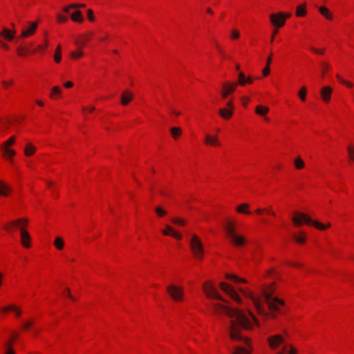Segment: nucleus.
<instances>
[{"label":"nucleus","instance_id":"41","mask_svg":"<svg viewBox=\"0 0 354 354\" xmlns=\"http://www.w3.org/2000/svg\"><path fill=\"white\" fill-rule=\"evenodd\" d=\"M286 353L288 354H297V351L291 345H285L283 347V349L279 351L278 354H285Z\"/></svg>","mask_w":354,"mask_h":354},{"label":"nucleus","instance_id":"59","mask_svg":"<svg viewBox=\"0 0 354 354\" xmlns=\"http://www.w3.org/2000/svg\"><path fill=\"white\" fill-rule=\"evenodd\" d=\"M265 210H266L265 213L272 215L273 216H276V214H275L274 212L273 211L272 206L265 207Z\"/></svg>","mask_w":354,"mask_h":354},{"label":"nucleus","instance_id":"58","mask_svg":"<svg viewBox=\"0 0 354 354\" xmlns=\"http://www.w3.org/2000/svg\"><path fill=\"white\" fill-rule=\"evenodd\" d=\"M230 37L232 39H237L240 37V33L238 30L234 29L231 32Z\"/></svg>","mask_w":354,"mask_h":354},{"label":"nucleus","instance_id":"42","mask_svg":"<svg viewBox=\"0 0 354 354\" xmlns=\"http://www.w3.org/2000/svg\"><path fill=\"white\" fill-rule=\"evenodd\" d=\"M54 61L55 63L59 64L62 61V46L58 44L55 48L54 53Z\"/></svg>","mask_w":354,"mask_h":354},{"label":"nucleus","instance_id":"30","mask_svg":"<svg viewBox=\"0 0 354 354\" xmlns=\"http://www.w3.org/2000/svg\"><path fill=\"white\" fill-rule=\"evenodd\" d=\"M294 241L299 245H304L306 241V234L304 232H299L292 234Z\"/></svg>","mask_w":354,"mask_h":354},{"label":"nucleus","instance_id":"3","mask_svg":"<svg viewBox=\"0 0 354 354\" xmlns=\"http://www.w3.org/2000/svg\"><path fill=\"white\" fill-rule=\"evenodd\" d=\"M225 230L227 238L233 245L242 247L245 244L244 236L236 233L237 226L235 221L227 220L225 222Z\"/></svg>","mask_w":354,"mask_h":354},{"label":"nucleus","instance_id":"11","mask_svg":"<svg viewBox=\"0 0 354 354\" xmlns=\"http://www.w3.org/2000/svg\"><path fill=\"white\" fill-rule=\"evenodd\" d=\"M220 288L238 304H242L241 298L231 285L226 282H221Z\"/></svg>","mask_w":354,"mask_h":354},{"label":"nucleus","instance_id":"13","mask_svg":"<svg viewBox=\"0 0 354 354\" xmlns=\"http://www.w3.org/2000/svg\"><path fill=\"white\" fill-rule=\"evenodd\" d=\"M238 84L236 82H231L229 81L224 82L221 88V97L225 100L227 99L231 94H232L237 88Z\"/></svg>","mask_w":354,"mask_h":354},{"label":"nucleus","instance_id":"47","mask_svg":"<svg viewBox=\"0 0 354 354\" xmlns=\"http://www.w3.org/2000/svg\"><path fill=\"white\" fill-rule=\"evenodd\" d=\"M68 20V17L63 13H57L56 15V21L57 24H62L66 23Z\"/></svg>","mask_w":354,"mask_h":354},{"label":"nucleus","instance_id":"61","mask_svg":"<svg viewBox=\"0 0 354 354\" xmlns=\"http://www.w3.org/2000/svg\"><path fill=\"white\" fill-rule=\"evenodd\" d=\"M63 295H64V296L67 297L72 300H74L73 297L71 294L70 290L68 288H66L64 290Z\"/></svg>","mask_w":354,"mask_h":354},{"label":"nucleus","instance_id":"15","mask_svg":"<svg viewBox=\"0 0 354 354\" xmlns=\"http://www.w3.org/2000/svg\"><path fill=\"white\" fill-rule=\"evenodd\" d=\"M37 22H29L28 26L23 28L19 38H28L33 35L37 29Z\"/></svg>","mask_w":354,"mask_h":354},{"label":"nucleus","instance_id":"54","mask_svg":"<svg viewBox=\"0 0 354 354\" xmlns=\"http://www.w3.org/2000/svg\"><path fill=\"white\" fill-rule=\"evenodd\" d=\"M34 324V319H30L24 323L22 329L24 330H28Z\"/></svg>","mask_w":354,"mask_h":354},{"label":"nucleus","instance_id":"49","mask_svg":"<svg viewBox=\"0 0 354 354\" xmlns=\"http://www.w3.org/2000/svg\"><path fill=\"white\" fill-rule=\"evenodd\" d=\"M3 88L5 90H8L14 84V80L12 79L5 80L1 82Z\"/></svg>","mask_w":354,"mask_h":354},{"label":"nucleus","instance_id":"38","mask_svg":"<svg viewBox=\"0 0 354 354\" xmlns=\"http://www.w3.org/2000/svg\"><path fill=\"white\" fill-rule=\"evenodd\" d=\"M225 279L232 281L236 283H247V281L245 279L239 277L238 276H236L234 274H226Z\"/></svg>","mask_w":354,"mask_h":354},{"label":"nucleus","instance_id":"51","mask_svg":"<svg viewBox=\"0 0 354 354\" xmlns=\"http://www.w3.org/2000/svg\"><path fill=\"white\" fill-rule=\"evenodd\" d=\"M171 222L179 226H184L186 224V221L184 219L178 217L172 218Z\"/></svg>","mask_w":354,"mask_h":354},{"label":"nucleus","instance_id":"8","mask_svg":"<svg viewBox=\"0 0 354 354\" xmlns=\"http://www.w3.org/2000/svg\"><path fill=\"white\" fill-rule=\"evenodd\" d=\"M202 289L203 293L207 299L223 300L218 291L216 286L213 281L210 280L204 281Z\"/></svg>","mask_w":354,"mask_h":354},{"label":"nucleus","instance_id":"14","mask_svg":"<svg viewBox=\"0 0 354 354\" xmlns=\"http://www.w3.org/2000/svg\"><path fill=\"white\" fill-rule=\"evenodd\" d=\"M203 144L207 147L218 148L222 146V142L216 134L206 133L204 137Z\"/></svg>","mask_w":354,"mask_h":354},{"label":"nucleus","instance_id":"22","mask_svg":"<svg viewBox=\"0 0 354 354\" xmlns=\"http://www.w3.org/2000/svg\"><path fill=\"white\" fill-rule=\"evenodd\" d=\"M259 79L258 77H254L252 76H245L243 72H239L238 75V85L241 86H245L247 84H253L255 80Z\"/></svg>","mask_w":354,"mask_h":354},{"label":"nucleus","instance_id":"12","mask_svg":"<svg viewBox=\"0 0 354 354\" xmlns=\"http://www.w3.org/2000/svg\"><path fill=\"white\" fill-rule=\"evenodd\" d=\"M234 112L233 99L231 98L226 104V106L219 109L220 116L225 120H230L232 118Z\"/></svg>","mask_w":354,"mask_h":354},{"label":"nucleus","instance_id":"2","mask_svg":"<svg viewBox=\"0 0 354 354\" xmlns=\"http://www.w3.org/2000/svg\"><path fill=\"white\" fill-rule=\"evenodd\" d=\"M246 298L253 304L258 315L265 321L275 319L285 315L288 306L284 300L277 297L264 301L262 297L256 295L250 290H241Z\"/></svg>","mask_w":354,"mask_h":354},{"label":"nucleus","instance_id":"6","mask_svg":"<svg viewBox=\"0 0 354 354\" xmlns=\"http://www.w3.org/2000/svg\"><path fill=\"white\" fill-rule=\"evenodd\" d=\"M15 142L16 137L12 136L6 141L3 142L1 147L2 158L10 164L14 163V157L16 155V151L12 149V147L15 144Z\"/></svg>","mask_w":354,"mask_h":354},{"label":"nucleus","instance_id":"48","mask_svg":"<svg viewBox=\"0 0 354 354\" xmlns=\"http://www.w3.org/2000/svg\"><path fill=\"white\" fill-rule=\"evenodd\" d=\"M307 95V88L306 86H301L299 91H298V96L301 101L305 102L306 100Z\"/></svg>","mask_w":354,"mask_h":354},{"label":"nucleus","instance_id":"16","mask_svg":"<svg viewBox=\"0 0 354 354\" xmlns=\"http://www.w3.org/2000/svg\"><path fill=\"white\" fill-rule=\"evenodd\" d=\"M19 237H20V243L24 248H25V249L31 248L32 238H31V236L27 229L19 232Z\"/></svg>","mask_w":354,"mask_h":354},{"label":"nucleus","instance_id":"7","mask_svg":"<svg viewBox=\"0 0 354 354\" xmlns=\"http://www.w3.org/2000/svg\"><path fill=\"white\" fill-rule=\"evenodd\" d=\"M167 292L171 300L176 303H182L185 301V292L183 286L171 283L167 287Z\"/></svg>","mask_w":354,"mask_h":354},{"label":"nucleus","instance_id":"64","mask_svg":"<svg viewBox=\"0 0 354 354\" xmlns=\"http://www.w3.org/2000/svg\"><path fill=\"white\" fill-rule=\"evenodd\" d=\"M6 353L5 354H15V352L12 348L5 347Z\"/></svg>","mask_w":354,"mask_h":354},{"label":"nucleus","instance_id":"33","mask_svg":"<svg viewBox=\"0 0 354 354\" xmlns=\"http://www.w3.org/2000/svg\"><path fill=\"white\" fill-rule=\"evenodd\" d=\"M236 212L245 215H250L252 214L250 210V204L248 203L240 204L236 207Z\"/></svg>","mask_w":354,"mask_h":354},{"label":"nucleus","instance_id":"56","mask_svg":"<svg viewBox=\"0 0 354 354\" xmlns=\"http://www.w3.org/2000/svg\"><path fill=\"white\" fill-rule=\"evenodd\" d=\"M87 18H88V20L91 22H93L95 21V15H94V12L93 11L91 10V9H88L87 10Z\"/></svg>","mask_w":354,"mask_h":354},{"label":"nucleus","instance_id":"1","mask_svg":"<svg viewBox=\"0 0 354 354\" xmlns=\"http://www.w3.org/2000/svg\"><path fill=\"white\" fill-rule=\"evenodd\" d=\"M212 308L216 314L224 313L235 319V321H231L230 336L232 339H241V328L245 330H252L254 326H259V321L250 311L245 313L240 309L232 308L218 303L214 304Z\"/></svg>","mask_w":354,"mask_h":354},{"label":"nucleus","instance_id":"39","mask_svg":"<svg viewBox=\"0 0 354 354\" xmlns=\"http://www.w3.org/2000/svg\"><path fill=\"white\" fill-rule=\"evenodd\" d=\"M170 133L174 140H177L181 136L183 131L180 127H174L170 129Z\"/></svg>","mask_w":354,"mask_h":354},{"label":"nucleus","instance_id":"60","mask_svg":"<svg viewBox=\"0 0 354 354\" xmlns=\"http://www.w3.org/2000/svg\"><path fill=\"white\" fill-rule=\"evenodd\" d=\"M270 73V68L269 66H266L263 68L262 73L263 77H267Z\"/></svg>","mask_w":354,"mask_h":354},{"label":"nucleus","instance_id":"37","mask_svg":"<svg viewBox=\"0 0 354 354\" xmlns=\"http://www.w3.org/2000/svg\"><path fill=\"white\" fill-rule=\"evenodd\" d=\"M71 19L73 21L81 24L84 21L82 12L80 10H76L71 15Z\"/></svg>","mask_w":354,"mask_h":354},{"label":"nucleus","instance_id":"34","mask_svg":"<svg viewBox=\"0 0 354 354\" xmlns=\"http://www.w3.org/2000/svg\"><path fill=\"white\" fill-rule=\"evenodd\" d=\"M270 111V109L268 106L262 105V104H258L256 106L254 112L257 115L264 117L266 116Z\"/></svg>","mask_w":354,"mask_h":354},{"label":"nucleus","instance_id":"19","mask_svg":"<svg viewBox=\"0 0 354 354\" xmlns=\"http://www.w3.org/2000/svg\"><path fill=\"white\" fill-rule=\"evenodd\" d=\"M93 35V32L80 35L75 39V44L77 47L83 49L84 47L91 41Z\"/></svg>","mask_w":354,"mask_h":354},{"label":"nucleus","instance_id":"35","mask_svg":"<svg viewBox=\"0 0 354 354\" xmlns=\"http://www.w3.org/2000/svg\"><path fill=\"white\" fill-rule=\"evenodd\" d=\"M48 46V39L46 38L41 44L37 45L32 51V54L41 53L46 50Z\"/></svg>","mask_w":354,"mask_h":354},{"label":"nucleus","instance_id":"26","mask_svg":"<svg viewBox=\"0 0 354 354\" xmlns=\"http://www.w3.org/2000/svg\"><path fill=\"white\" fill-rule=\"evenodd\" d=\"M333 93V88L332 87L329 86H324L320 91V95L322 100L325 103H329L331 99V95Z\"/></svg>","mask_w":354,"mask_h":354},{"label":"nucleus","instance_id":"31","mask_svg":"<svg viewBox=\"0 0 354 354\" xmlns=\"http://www.w3.org/2000/svg\"><path fill=\"white\" fill-rule=\"evenodd\" d=\"M307 15V6L306 3H300L296 7L295 15L297 17H304Z\"/></svg>","mask_w":354,"mask_h":354},{"label":"nucleus","instance_id":"40","mask_svg":"<svg viewBox=\"0 0 354 354\" xmlns=\"http://www.w3.org/2000/svg\"><path fill=\"white\" fill-rule=\"evenodd\" d=\"M84 53L82 48L77 47V49L74 51H72L70 53V57L72 59L77 60L82 57H84Z\"/></svg>","mask_w":354,"mask_h":354},{"label":"nucleus","instance_id":"63","mask_svg":"<svg viewBox=\"0 0 354 354\" xmlns=\"http://www.w3.org/2000/svg\"><path fill=\"white\" fill-rule=\"evenodd\" d=\"M63 86L65 88H71L73 87L74 83L72 81H67L64 83Z\"/></svg>","mask_w":354,"mask_h":354},{"label":"nucleus","instance_id":"45","mask_svg":"<svg viewBox=\"0 0 354 354\" xmlns=\"http://www.w3.org/2000/svg\"><path fill=\"white\" fill-rule=\"evenodd\" d=\"M85 6L86 5L83 3H71L68 5L67 6L64 7L62 8V10L64 12L69 13L71 9L84 8Z\"/></svg>","mask_w":354,"mask_h":354},{"label":"nucleus","instance_id":"27","mask_svg":"<svg viewBox=\"0 0 354 354\" xmlns=\"http://www.w3.org/2000/svg\"><path fill=\"white\" fill-rule=\"evenodd\" d=\"M20 337V332L14 330L10 334V336L5 343V347L12 348L14 344L19 339Z\"/></svg>","mask_w":354,"mask_h":354},{"label":"nucleus","instance_id":"4","mask_svg":"<svg viewBox=\"0 0 354 354\" xmlns=\"http://www.w3.org/2000/svg\"><path fill=\"white\" fill-rule=\"evenodd\" d=\"M189 248L193 257L199 261L204 258L205 248L202 241L198 235L193 234L189 241Z\"/></svg>","mask_w":354,"mask_h":354},{"label":"nucleus","instance_id":"43","mask_svg":"<svg viewBox=\"0 0 354 354\" xmlns=\"http://www.w3.org/2000/svg\"><path fill=\"white\" fill-rule=\"evenodd\" d=\"M311 225L314 226L316 229L321 230V231L326 230L330 227L329 223L324 224L317 221H313V220H312Z\"/></svg>","mask_w":354,"mask_h":354},{"label":"nucleus","instance_id":"44","mask_svg":"<svg viewBox=\"0 0 354 354\" xmlns=\"http://www.w3.org/2000/svg\"><path fill=\"white\" fill-rule=\"evenodd\" d=\"M53 245L57 250H62L64 248V241L63 238L61 236H57L53 241Z\"/></svg>","mask_w":354,"mask_h":354},{"label":"nucleus","instance_id":"36","mask_svg":"<svg viewBox=\"0 0 354 354\" xmlns=\"http://www.w3.org/2000/svg\"><path fill=\"white\" fill-rule=\"evenodd\" d=\"M17 54L19 57H26V56H28L30 55H32V52H30L29 48L27 47L26 46H24V45H20L17 48Z\"/></svg>","mask_w":354,"mask_h":354},{"label":"nucleus","instance_id":"53","mask_svg":"<svg viewBox=\"0 0 354 354\" xmlns=\"http://www.w3.org/2000/svg\"><path fill=\"white\" fill-rule=\"evenodd\" d=\"M347 151L349 158L354 161V146L353 145H349L347 147Z\"/></svg>","mask_w":354,"mask_h":354},{"label":"nucleus","instance_id":"25","mask_svg":"<svg viewBox=\"0 0 354 354\" xmlns=\"http://www.w3.org/2000/svg\"><path fill=\"white\" fill-rule=\"evenodd\" d=\"M15 36V32L7 28H3L0 30V41H11Z\"/></svg>","mask_w":354,"mask_h":354},{"label":"nucleus","instance_id":"17","mask_svg":"<svg viewBox=\"0 0 354 354\" xmlns=\"http://www.w3.org/2000/svg\"><path fill=\"white\" fill-rule=\"evenodd\" d=\"M276 289L275 283L272 282L270 284H264L261 287V292L264 297H262L264 301L271 299L272 294Z\"/></svg>","mask_w":354,"mask_h":354},{"label":"nucleus","instance_id":"55","mask_svg":"<svg viewBox=\"0 0 354 354\" xmlns=\"http://www.w3.org/2000/svg\"><path fill=\"white\" fill-rule=\"evenodd\" d=\"M250 101V98L248 96H243L241 97V103L244 108H247Z\"/></svg>","mask_w":354,"mask_h":354},{"label":"nucleus","instance_id":"29","mask_svg":"<svg viewBox=\"0 0 354 354\" xmlns=\"http://www.w3.org/2000/svg\"><path fill=\"white\" fill-rule=\"evenodd\" d=\"M37 147L31 142H28L24 147V153L25 156L31 157L37 152Z\"/></svg>","mask_w":354,"mask_h":354},{"label":"nucleus","instance_id":"46","mask_svg":"<svg viewBox=\"0 0 354 354\" xmlns=\"http://www.w3.org/2000/svg\"><path fill=\"white\" fill-rule=\"evenodd\" d=\"M294 165L296 169L301 170L304 169L305 162L300 156H297L294 160Z\"/></svg>","mask_w":354,"mask_h":354},{"label":"nucleus","instance_id":"20","mask_svg":"<svg viewBox=\"0 0 354 354\" xmlns=\"http://www.w3.org/2000/svg\"><path fill=\"white\" fill-rule=\"evenodd\" d=\"M48 97L53 101H59L63 99V90L61 86H53L48 94Z\"/></svg>","mask_w":354,"mask_h":354},{"label":"nucleus","instance_id":"5","mask_svg":"<svg viewBox=\"0 0 354 354\" xmlns=\"http://www.w3.org/2000/svg\"><path fill=\"white\" fill-rule=\"evenodd\" d=\"M29 224L30 220L28 218L21 217L6 223L3 226V229L9 234H12L17 231H19V232H21V231L27 229Z\"/></svg>","mask_w":354,"mask_h":354},{"label":"nucleus","instance_id":"62","mask_svg":"<svg viewBox=\"0 0 354 354\" xmlns=\"http://www.w3.org/2000/svg\"><path fill=\"white\" fill-rule=\"evenodd\" d=\"M0 48L6 51L10 50V46L4 41H0Z\"/></svg>","mask_w":354,"mask_h":354},{"label":"nucleus","instance_id":"9","mask_svg":"<svg viewBox=\"0 0 354 354\" xmlns=\"http://www.w3.org/2000/svg\"><path fill=\"white\" fill-rule=\"evenodd\" d=\"M291 17V13L278 12L270 15L269 19L273 26L280 28L285 26L287 19Z\"/></svg>","mask_w":354,"mask_h":354},{"label":"nucleus","instance_id":"10","mask_svg":"<svg viewBox=\"0 0 354 354\" xmlns=\"http://www.w3.org/2000/svg\"><path fill=\"white\" fill-rule=\"evenodd\" d=\"M292 222L295 227H300L303 225L310 226L311 225L312 219L308 214L297 211L292 214Z\"/></svg>","mask_w":354,"mask_h":354},{"label":"nucleus","instance_id":"21","mask_svg":"<svg viewBox=\"0 0 354 354\" xmlns=\"http://www.w3.org/2000/svg\"><path fill=\"white\" fill-rule=\"evenodd\" d=\"M162 234L164 236H171L178 241L183 239L182 234L176 231L174 227L169 225H166L165 228L162 230Z\"/></svg>","mask_w":354,"mask_h":354},{"label":"nucleus","instance_id":"23","mask_svg":"<svg viewBox=\"0 0 354 354\" xmlns=\"http://www.w3.org/2000/svg\"><path fill=\"white\" fill-rule=\"evenodd\" d=\"M1 313L3 315L9 313H13L16 317H19L21 315V310L20 308L14 304L8 305L1 308Z\"/></svg>","mask_w":354,"mask_h":354},{"label":"nucleus","instance_id":"52","mask_svg":"<svg viewBox=\"0 0 354 354\" xmlns=\"http://www.w3.org/2000/svg\"><path fill=\"white\" fill-rule=\"evenodd\" d=\"M94 111V106H89L82 107V113L85 116L88 115V114H91Z\"/></svg>","mask_w":354,"mask_h":354},{"label":"nucleus","instance_id":"28","mask_svg":"<svg viewBox=\"0 0 354 354\" xmlns=\"http://www.w3.org/2000/svg\"><path fill=\"white\" fill-rule=\"evenodd\" d=\"M319 14L328 21H333L334 19L333 13L325 6H321L318 8Z\"/></svg>","mask_w":354,"mask_h":354},{"label":"nucleus","instance_id":"57","mask_svg":"<svg viewBox=\"0 0 354 354\" xmlns=\"http://www.w3.org/2000/svg\"><path fill=\"white\" fill-rule=\"evenodd\" d=\"M156 213L159 217H163L167 214L166 211L161 207H158L156 208Z\"/></svg>","mask_w":354,"mask_h":354},{"label":"nucleus","instance_id":"24","mask_svg":"<svg viewBox=\"0 0 354 354\" xmlns=\"http://www.w3.org/2000/svg\"><path fill=\"white\" fill-rule=\"evenodd\" d=\"M12 187L6 182L0 179V196L7 198L11 195Z\"/></svg>","mask_w":354,"mask_h":354},{"label":"nucleus","instance_id":"50","mask_svg":"<svg viewBox=\"0 0 354 354\" xmlns=\"http://www.w3.org/2000/svg\"><path fill=\"white\" fill-rule=\"evenodd\" d=\"M233 354H250V353L245 348L242 346H238L234 350Z\"/></svg>","mask_w":354,"mask_h":354},{"label":"nucleus","instance_id":"18","mask_svg":"<svg viewBox=\"0 0 354 354\" xmlns=\"http://www.w3.org/2000/svg\"><path fill=\"white\" fill-rule=\"evenodd\" d=\"M267 341L270 348L275 350L283 344V337L281 335H270L268 337Z\"/></svg>","mask_w":354,"mask_h":354},{"label":"nucleus","instance_id":"32","mask_svg":"<svg viewBox=\"0 0 354 354\" xmlns=\"http://www.w3.org/2000/svg\"><path fill=\"white\" fill-rule=\"evenodd\" d=\"M133 100V93L129 91H125L121 96V104L123 106L128 105Z\"/></svg>","mask_w":354,"mask_h":354}]
</instances>
